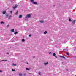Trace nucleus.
Returning a JSON list of instances; mask_svg holds the SVG:
<instances>
[{
	"mask_svg": "<svg viewBox=\"0 0 76 76\" xmlns=\"http://www.w3.org/2000/svg\"><path fill=\"white\" fill-rule=\"evenodd\" d=\"M31 17V14H27L26 17V18H29Z\"/></svg>",
	"mask_w": 76,
	"mask_h": 76,
	"instance_id": "1",
	"label": "nucleus"
},
{
	"mask_svg": "<svg viewBox=\"0 0 76 76\" xmlns=\"http://www.w3.org/2000/svg\"><path fill=\"white\" fill-rule=\"evenodd\" d=\"M32 2L33 4H37V3L36 2H33L34 1V0H30Z\"/></svg>",
	"mask_w": 76,
	"mask_h": 76,
	"instance_id": "2",
	"label": "nucleus"
},
{
	"mask_svg": "<svg viewBox=\"0 0 76 76\" xmlns=\"http://www.w3.org/2000/svg\"><path fill=\"white\" fill-rule=\"evenodd\" d=\"M72 25H74L75 24V20H73L72 21Z\"/></svg>",
	"mask_w": 76,
	"mask_h": 76,
	"instance_id": "3",
	"label": "nucleus"
},
{
	"mask_svg": "<svg viewBox=\"0 0 76 76\" xmlns=\"http://www.w3.org/2000/svg\"><path fill=\"white\" fill-rule=\"evenodd\" d=\"M59 57H61V58H64V59H66V58L64 56H62L59 55Z\"/></svg>",
	"mask_w": 76,
	"mask_h": 76,
	"instance_id": "4",
	"label": "nucleus"
},
{
	"mask_svg": "<svg viewBox=\"0 0 76 76\" xmlns=\"http://www.w3.org/2000/svg\"><path fill=\"white\" fill-rule=\"evenodd\" d=\"M18 6L15 5V6H14L13 7V9H16V8H17V7Z\"/></svg>",
	"mask_w": 76,
	"mask_h": 76,
	"instance_id": "5",
	"label": "nucleus"
},
{
	"mask_svg": "<svg viewBox=\"0 0 76 76\" xmlns=\"http://www.w3.org/2000/svg\"><path fill=\"white\" fill-rule=\"evenodd\" d=\"M48 64V62H47L46 63H44V65H45V66H46V65H47V64Z\"/></svg>",
	"mask_w": 76,
	"mask_h": 76,
	"instance_id": "6",
	"label": "nucleus"
},
{
	"mask_svg": "<svg viewBox=\"0 0 76 76\" xmlns=\"http://www.w3.org/2000/svg\"><path fill=\"white\" fill-rule=\"evenodd\" d=\"M11 31L12 32H15V31H14V29L12 28L11 30Z\"/></svg>",
	"mask_w": 76,
	"mask_h": 76,
	"instance_id": "7",
	"label": "nucleus"
},
{
	"mask_svg": "<svg viewBox=\"0 0 76 76\" xmlns=\"http://www.w3.org/2000/svg\"><path fill=\"white\" fill-rule=\"evenodd\" d=\"M53 56H54L55 57H56V58H57V56H56V53H53Z\"/></svg>",
	"mask_w": 76,
	"mask_h": 76,
	"instance_id": "8",
	"label": "nucleus"
},
{
	"mask_svg": "<svg viewBox=\"0 0 76 76\" xmlns=\"http://www.w3.org/2000/svg\"><path fill=\"white\" fill-rule=\"evenodd\" d=\"M6 18H8V16H9V15H8V14H6Z\"/></svg>",
	"mask_w": 76,
	"mask_h": 76,
	"instance_id": "9",
	"label": "nucleus"
},
{
	"mask_svg": "<svg viewBox=\"0 0 76 76\" xmlns=\"http://www.w3.org/2000/svg\"><path fill=\"white\" fill-rule=\"evenodd\" d=\"M39 22L41 23H44V22L43 20H42V21H40Z\"/></svg>",
	"mask_w": 76,
	"mask_h": 76,
	"instance_id": "10",
	"label": "nucleus"
},
{
	"mask_svg": "<svg viewBox=\"0 0 76 76\" xmlns=\"http://www.w3.org/2000/svg\"><path fill=\"white\" fill-rule=\"evenodd\" d=\"M1 24H4L5 23V22H1Z\"/></svg>",
	"mask_w": 76,
	"mask_h": 76,
	"instance_id": "11",
	"label": "nucleus"
},
{
	"mask_svg": "<svg viewBox=\"0 0 76 76\" xmlns=\"http://www.w3.org/2000/svg\"><path fill=\"white\" fill-rule=\"evenodd\" d=\"M19 76H22V74L21 73H19Z\"/></svg>",
	"mask_w": 76,
	"mask_h": 76,
	"instance_id": "12",
	"label": "nucleus"
},
{
	"mask_svg": "<svg viewBox=\"0 0 76 76\" xmlns=\"http://www.w3.org/2000/svg\"><path fill=\"white\" fill-rule=\"evenodd\" d=\"M22 17V15H20L19 16V18H20Z\"/></svg>",
	"mask_w": 76,
	"mask_h": 76,
	"instance_id": "13",
	"label": "nucleus"
},
{
	"mask_svg": "<svg viewBox=\"0 0 76 76\" xmlns=\"http://www.w3.org/2000/svg\"><path fill=\"white\" fill-rule=\"evenodd\" d=\"M47 33V32L45 31L44 32V34H46Z\"/></svg>",
	"mask_w": 76,
	"mask_h": 76,
	"instance_id": "14",
	"label": "nucleus"
},
{
	"mask_svg": "<svg viewBox=\"0 0 76 76\" xmlns=\"http://www.w3.org/2000/svg\"><path fill=\"white\" fill-rule=\"evenodd\" d=\"M7 60H2L1 61H0V62H1V61H7Z\"/></svg>",
	"mask_w": 76,
	"mask_h": 76,
	"instance_id": "15",
	"label": "nucleus"
},
{
	"mask_svg": "<svg viewBox=\"0 0 76 76\" xmlns=\"http://www.w3.org/2000/svg\"><path fill=\"white\" fill-rule=\"evenodd\" d=\"M3 14H5V13H6V11H3Z\"/></svg>",
	"mask_w": 76,
	"mask_h": 76,
	"instance_id": "16",
	"label": "nucleus"
},
{
	"mask_svg": "<svg viewBox=\"0 0 76 76\" xmlns=\"http://www.w3.org/2000/svg\"><path fill=\"white\" fill-rule=\"evenodd\" d=\"M69 22H71L72 21V19H71L70 18H69Z\"/></svg>",
	"mask_w": 76,
	"mask_h": 76,
	"instance_id": "17",
	"label": "nucleus"
},
{
	"mask_svg": "<svg viewBox=\"0 0 76 76\" xmlns=\"http://www.w3.org/2000/svg\"><path fill=\"white\" fill-rule=\"evenodd\" d=\"M18 11H17L15 13V15H18Z\"/></svg>",
	"mask_w": 76,
	"mask_h": 76,
	"instance_id": "18",
	"label": "nucleus"
},
{
	"mask_svg": "<svg viewBox=\"0 0 76 76\" xmlns=\"http://www.w3.org/2000/svg\"><path fill=\"white\" fill-rule=\"evenodd\" d=\"M26 70H29V69L28 68H26Z\"/></svg>",
	"mask_w": 76,
	"mask_h": 76,
	"instance_id": "19",
	"label": "nucleus"
},
{
	"mask_svg": "<svg viewBox=\"0 0 76 76\" xmlns=\"http://www.w3.org/2000/svg\"><path fill=\"white\" fill-rule=\"evenodd\" d=\"M66 54H67V55H68V56L69 55V52H67L66 53Z\"/></svg>",
	"mask_w": 76,
	"mask_h": 76,
	"instance_id": "20",
	"label": "nucleus"
},
{
	"mask_svg": "<svg viewBox=\"0 0 76 76\" xmlns=\"http://www.w3.org/2000/svg\"><path fill=\"white\" fill-rule=\"evenodd\" d=\"M22 42H24V41H25V39H23L22 40Z\"/></svg>",
	"mask_w": 76,
	"mask_h": 76,
	"instance_id": "21",
	"label": "nucleus"
},
{
	"mask_svg": "<svg viewBox=\"0 0 76 76\" xmlns=\"http://www.w3.org/2000/svg\"><path fill=\"white\" fill-rule=\"evenodd\" d=\"M10 13L11 14H12V11H10Z\"/></svg>",
	"mask_w": 76,
	"mask_h": 76,
	"instance_id": "22",
	"label": "nucleus"
},
{
	"mask_svg": "<svg viewBox=\"0 0 76 76\" xmlns=\"http://www.w3.org/2000/svg\"><path fill=\"white\" fill-rule=\"evenodd\" d=\"M16 64H12V66H16Z\"/></svg>",
	"mask_w": 76,
	"mask_h": 76,
	"instance_id": "23",
	"label": "nucleus"
},
{
	"mask_svg": "<svg viewBox=\"0 0 76 76\" xmlns=\"http://www.w3.org/2000/svg\"><path fill=\"white\" fill-rule=\"evenodd\" d=\"M12 71H16V70L13 69H12Z\"/></svg>",
	"mask_w": 76,
	"mask_h": 76,
	"instance_id": "24",
	"label": "nucleus"
},
{
	"mask_svg": "<svg viewBox=\"0 0 76 76\" xmlns=\"http://www.w3.org/2000/svg\"><path fill=\"white\" fill-rule=\"evenodd\" d=\"M18 33V32H15L14 33V34H16Z\"/></svg>",
	"mask_w": 76,
	"mask_h": 76,
	"instance_id": "25",
	"label": "nucleus"
},
{
	"mask_svg": "<svg viewBox=\"0 0 76 76\" xmlns=\"http://www.w3.org/2000/svg\"><path fill=\"white\" fill-rule=\"evenodd\" d=\"M9 26V25H8L7 26V28H8Z\"/></svg>",
	"mask_w": 76,
	"mask_h": 76,
	"instance_id": "26",
	"label": "nucleus"
},
{
	"mask_svg": "<svg viewBox=\"0 0 76 76\" xmlns=\"http://www.w3.org/2000/svg\"><path fill=\"white\" fill-rule=\"evenodd\" d=\"M3 72V71L1 70H0V73Z\"/></svg>",
	"mask_w": 76,
	"mask_h": 76,
	"instance_id": "27",
	"label": "nucleus"
},
{
	"mask_svg": "<svg viewBox=\"0 0 76 76\" xmlns=\"http://www.w3.org/2000/svg\"><path fill=\"white\" fill-rule=\"evenodd\" d=\"M39 75H41V73L39 72Z\"/></svg>",
	"mask_w": 76,
	"mask_h": 76,
	"instance_id": "28",
	"label": "nucleus"
},
{
	"mask_svg": "<svg viewBox=\"0 0 76 76\" xmlns=\"http://www.w3.org/2000/svg\"><path fill=\"white\" fill-rule=\"evenodd\" d=\"M26 75V74H23V76H25Z\"/></svg>",
	"mask_w": 76,
	"mask_h": 76,
	"instance_id": "29",
	"label": "nucleus"
},
{
	"mask_svg": "<svg viewBox=\"0 0 76 76\" xmlns=\"http://www.w3.org/2000/svg\"><path fill=\"white\" fill-rule=\"evenodd\" d=\"M29 37H31V35L30 34L29 35Z\"/></svg>",
	"mask_w": 76,
	"mask_h": 76,
	"instance_id": "30",
	"label": "nucleus"
},
{
	"mask_svg": "<svg viewBox=\"0 0 76 76\" xmlns=\"http://www.w3.org/2000/svg\"><path fill=\"white\" fill-rule=\"evenodd\" d=\"M49 54H51V52H49L48 53Z\"/></svg>",
	"mask_w": 76,
	"mask_h": 76,
	"instance_id": "31",
	"label": "nucleus"
},
{
	"mask_svg": "<svg viewBox=\"0 0 76 76\" xmlns=\"http://www.w3.org/2000/svg\"><path fill=\"white\" fill-rule=\"evenodd\" d=\"M12 17V16H11V15H10V17H9L10 18V17Z\"/></svg>",
	"mask_w": 76,
	"mask_h": 76,
	"instance_id": "32",
	"label": "nucleus"
},
{
	"mask_svg": "<svg viewBox=\"0 0 76 76\" xmlns=\"http://www.w3.org/2000/svg\"><path fill=\"white\" fill-rule=\"evenodd\" d=\"M7 54H9V53H7Z\"/></svg>",
	"mask_w": 76,
	"mask_h": 76,
	"instance_id": "33",
	"label": "nucleus"
},
{
	"mask_svg": "<svg viewBox=\"0 0 76 76\" xmlns=\"http://www.w3.org/2000/svg\"><path fill=\"white\" fill-rule=\"evenodd\" d=\"M65 49H64V50H65Z\"/></svg>",
	"mask_w": 76,
	"mask_h": 76,
	"instance_id": "34",
	"label": "nucleus"
},
{
	"mask_svg": "<svg viewBox=\"0 0 76 76\" xmlns=\"http://www.w3.org/2000/svg\"><path fill=\"white\" fill-rule=\"evenodd\" d=\"M63 62H62V64H63Z\"/></svg>",
	"mask_w": 76,
	"mask_h": 76,
	"instance_id": "35",
	"label": "nucleus"
},
{
	"mask_svg": "<svg viewBox=\"0 0 76 76\" xmlns=\"http://www.w3.org/2000/svg\"><path fill=\"white\" fill-rule=\"evenodd\" d=\"M27 39H28V38H27Z\"/></svg>",
	"mask_w": 76,
	"mask_h": 76,
	"instance_id": "36",
	"label": "nucleus"
},
{
	"mask_svg": "<svg viewBox=\"0 0 76 76\" xmlns=\"http://www.w3.org/2000/svg\"><path fill=\"white\" fill-rule=\"evenodd\" d=\"M75 76H76V75H75Z\"/></svg>",
	"mask_w": 76,
	"mask_h": 76,
	"instance_id": "37",
	"label": "nucleus"
}]
</instances>
